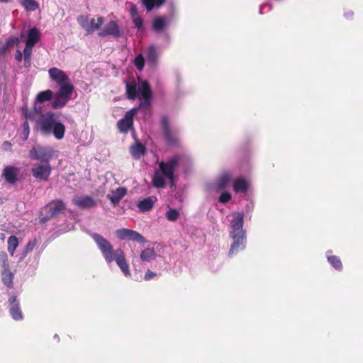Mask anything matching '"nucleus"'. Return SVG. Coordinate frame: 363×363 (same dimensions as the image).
<instances>
[{
	"mask_svg": "<svg viewBox=\"0 0 363 363\" xmlns=\"http://www.w3.org/2000/svg\"><path fill=\"white\" fill-rule=\"evenodd\" d=\"M48 74L50 79L56 82L60 87L53 97L51 106L54 108H63L72 99L74 90L73 84L66 72L55 68V67L48 70Z\"/></svg>",
	"mask_w": 363,
	"mask_h": 363,
	"instance_id": "f257e3e1",
	"label": "nucleus"
},
{
	"mask_svg": "<svg viewBox=\"0 0 363 363\" xmlns=\"http://www.w3.org/2000/svg\"><path fill=\"white\" fill-rule=\"evenodd\" d=\"M192 160L189 157L175 155L167 161L160 162L158 168L155 170L152 178L153 186L163 188L168 183H172L174 172L179 164L191 163Z\"/></svg>",
	"mask_w": 363,
	"mask_h": 363,
	"instance_id": "f03ea898",
	"label": "nucleus"
},
{
	"mask_svg": "<svg viewBox=\"0 0 363 363\" xmlns=\"http://www.w3.org/2000/svg\"><path fill=\"white\" fill-rule=\"evenodd\" d=\"M230 222V238L232 240L228 255L230 257L242 252L246 248V230L243 228L244 214L233 212Z\"/></svg>",
	"mask_w": 363,
	"mask_h": 363,
	"instance_id": "7ed1b4c3",
	"label": "nucleus"
},
{
	"mask_svg": "<svg viewBox=\"0 0 363 363\" xmlns=\"http://www.w3.org/2000/svg\"><path fill=\"white\" fill-rule=\"evenodd\" d=\"M92 237L94 242L97 244L106 262L111 263L113 261H116V264L120 267L124 276L129 277L130 274L129 266L128 265L125 254L122 249L118 248L113 250L111 242L99 234H94Z\"/></svg>",
	"mask_w": 363,
	"mask_h": 363,
	"instance_id": "20e7f679",
	"label": "nucleus"
},
{
	"mask_svg": "<svg viewBox=\"0 0 363 363\" xmlns=\"http://www.w3.org/2000/svg\"><path fill=\"white\" fill-rule=\"evenodd\" d=\"M38 130L45 135L53 134L57 140H61L65 136V126L52 112L42 115L36 121Z\"/></svg>",
	"mask_w": 363,
	"mask_h": 363,
	"instance_id": "39448f33",
	"label": "nucleus"
},
{
	"mask_svg": "<svg viewBox=\"0 0 363 363\" xmlns=\"http://www.w3.org/2000/svg\"><path fill=\"white\" fill-rule=\"evenodd\" d=\"M126 94L131 100L139 97V108L143 110L148 109L152 102V91L145 81L138 80V84L134 82L126 83Z\"/></svg>",
	"mask_w": 363,
	"mask_h": 363,
	"instance_id": "423d86ee",
	"label": "nucleus"
},
{
	"mask_svg": "<svg viewBox=\"0 0 363 363\" xmlns=\"http://www.w3.org/2000/svg\"><path fill=\"white\" fill-rule=\"evenodd\" d=\"M55 150L51 146L35 145L30 150L29 156L33 160L40 162H49L55 157Z\"/></svg>",
	"mask_w": 363,
	"mask_h": 363,
	"instance_id": "0eeeda50",
	"label": "nucleus"
},
{
	"mask_svg": "<svg viewBox=\"0 0 363 363\" xmlns=\"http://www.w3.org/2000/svg\"><path fill=\"white\" fill-rule=\"evenodd\" d=\"M160 124L164 133V139L169 145H175L179 140L178 130L176 127L171 125V121L167 116H162Z\"/></svg>",
	"mask_w": 363,
	"mask_h": 363,
	"instance_id": "6e6552de",
	"label": "nucleus"
},
{
	"mask_svg": "<svg viewBox=\"0 0 363 363\" xmlns=\"http://www.w3.org/2000/svg\"><path fill=\"white\" fill-rule=\"evenodd\" d=\"M77 22L86 33H92L101 28L104 23V18L102 16H99L95 20L94 18H91L89 16L81 15L78 16Z\"/></svg>",
	"mask_w": 363,
	"mask_h": 363,
	"instance_id": "1a4fd4ad",
	"label": "nucleus"
},
{
	"mask_svg": "<svg viewBox=\"0 0 363 363\" xmlns=\"http://www.w3.org/2000/svg\"><path fill=\"white\" fill-rule=\"evenodd\" d=\"M235 172L233 169L223 170L213 183V189L215 191H222L229 186L230 183L234 182Z\"/></svg>",
	"mask_w": 363,
	"mask_h": 363,
	"instance_id": "9d476101",
	"label": "nucleus"
},
{
	"mask_svg": "<svg viewBox=\"0 0 363 363\" xmlns=\"http://www.w3.org/2000/svg\"><path fill=\"white\" fill-rule=\"evenodd\" d=\"M33 177L40 181H46L52 174V167L49 162H36L31 168Z\"/></svg>",
	"mask_w": 363,
	"mask_h": 363,
	"instance_id": "9b49d317",
	"label": "nucleus"
},
{
	"mask_svg": "<svg viewBox=\"0 0 363 363\" xmlns=\"http://www.w3.org/2000/svg\"><path fill=\"white\" fill-rule=\"evenodd\" d=\"M116 235L121 240H132L138 242L146 241L144 236L138 233V231L128 228L116 230Z\"/></svg>",
	"mask_w": 363,
	"mask_h": 363,
	"instance_id": "f8f14e48",
	"label": "nucleus"
},
{
	"mask_svg": "<svg viewBox=\"0 0 363 363\" xmlns=\"http://www.w3.org/2000/svg\"><path fill=\"white\" fill-rule=\"evenodd\" d=\"M138 112V108H133L125 113L123 118L117 123L118 128L121 133H127L133 126V118Z\"/></svg>",
	"mask_w": 363,
	"mask_h": 363,
	"instance_id": "ddd939ff",
	"label": "nucleus"
},
{
	"mask_svg": "<svg viewBox=\"0 0 363 363\" xmlns=\"http://www.w3.org/2000/svg\"><path fill=\"white\" fill-rule=\"evenodd\" d=\"M63 209H65V204L63 201L60 200L52 201L43 208V211L49 212L50 216L43 217L41 218V222H46L50 217L57 215V213L62 211Z\"/></svg>",
	"mask_w": 363,
	"mask_h": 363,
	"instance_id": "4468645a",
	"label": "nucleus"
},
{
	"mask_svg": "<svg viewBox=\"0 0 363 363\" xmlns=\"http://www.w3.org/2000/svg\"><path fill=\"white\" fill-rule=\"evenodd\" d=\"M100 36L111 35L113 38L121 36V29L115 21H111L99 32Z\"/></svg>",
	"mask_w": 363,
	"mask_h": 363,
	"instance_id": "2eb2a0df",
	"label": "nucleus"
},
{
	"mask_svg": "<svg viewBox=\"0 0 363 363\" xmlns=\"http://www.w3.org/2000/svg\"><path fill=\"white\" fill-rule=\"evenodd\" d=\"M9 304V313L15 320H21L23 319V314L19 308V302L16 296H11L8 300Z\"/></svg>",
	"mask_w": 363,
	"mask_h": 363,
	"instance_id": "dca6fc26",
	"label": "nucleus"
},
{
	"mask_svg": "<svg viewBox=\"0 0 363 363\" xmlns=\"http://www.w3.org/2000/svg\"><path fill=\"white\" fill-rule=\"evenodd\" d=\"M160 54L161 50L159 46L155 45L148 46L146 54V58L148 63L151 65L157 63Z\"/></svg>",
	"mask_w": 363,
	"mask_h": 363,
	"instance_id": "f3484780",
	"label": "nucleus"
},
{
	"mask_svg": "<svg viewBox=\"0 0 363 363\" xmlns=\"http://www.w3.org/2000/svg\"><path fill=\"white\" fill-rule=\"evenodd\" d=\"M19 174V169L8 166L3 170V176L5 180L10 184H14L18 180V174Z\"/></svg>",
	"mask_w": 363,
	"mask_h": 363,
	"instance_id": "a211bd4d",
	"label": "nucleus"
},
{
	"mask_svg": "<svg viewBox=\"0 0 363 363\" xmlns=\"http://www.w3.org/2000/svg\"><path fill=\"white\" fill-rule=\"evenodd\" d=\"M74 205L85 209V208H92L96 205V201L91 196L76 197L72 199Z\"/></svg>",
	"mask_w": 363,
	"mask_h": 363,
	"instance_id": "6ab92c4d",
	"label": "nucleus"
},
{
	"mask_svg": "<svg viewBox=\"0 0 363 363\" xmlns=\"http://www.w3.org/2000/svg\"><path fill=\"white\" fill-rule=\"evenodd\" d=\"M126 194L127 190L125 188L118 187L115 191H111V194H108L107 198L111 200L112 204L116 205Z\"/></svg>",
	"mask_w": 363,
	"mask_h": 363,
	"instance_id": "aec40b11",
	"label": "nucleus"
},
{
	"mask_svg": "<svg viewBox=\"0 0 363 363\" xmlns=\"http://www.w3.org/2000/svg\"><path fill=\"white\" fill-rule=\"evenodd\" d=\"M169 21L164 16L157 17L152 22V30L157 33H160L169 24Z\"/></svg>",
	"mask_w": 363,
	"mask_h": 363,
	"instance_id": "412c9836",
	"label": "nucleus"
},
{
	"mask_svg": "<svg viewBox=\"0 0 363 363\" xmlns=\"http://www.w3.org/2000/svg\"><path fill=\"white\" fill-rule=\"evenodd\" d=\"M157 199L155 196H149L140 201L138 207L140 211H149L152 208Z\"/></svg>",
	"mask_w": 363,
	"mask_h": 363,
	"instance_id": "4be33fe9",
	"label": "nucleus"
},
{
	"mask_svg": "<svg viewBox=\"0 0 363 363\" xmlns=\"http://www.w3.org/2000/svg\"><path fill=\"white\" fill-rule=\"evenodd\" d=\"M40 39V32L35 28L28 30L26 44L33 47Z\"/></svg>",
	"mask_w": 363,
	"mask_h": 363,
	"instance_id": "5701e85b",
	"label": "nucleus"
},
{
	"mask_svg": "<svg viewBox=\"0 0 363 363\" xmlns=\"http://www.w3.org/2000/svg\"><path fill=\"white\" fill-rule=\"evenodd\" d=\"M249 182L242 177L235 179L233 182V188L235 192L245 193L247 191Z\"/></svg>",
	"mask_w": 363,
	"mask_h": 363,
	"instance_id": "b1692460",
	"label": "nucleus"
},
{
	"mask_svg": "<svg viewBox=\"0 0 363 363\" xmlns=\"http://www.w3.org/2000/svg\"><path fill=\"white\" fill-rule=\"evenodd\" d=\"M140 257L143 262H150L157 257V253L154 248L147 247L142 251Z\"/></svg>",
	"mask_w": 363,
	"mask_h": 363,
	"instance_id": "393cba45",
	"label": "nucleus"
},
{
	"mask_svg": "<svg viewBox=\"0 0 363 363\" xmlns=\"http://www.w3.org/2000/svg\"><path fill=\"white\" fill-rule=\"evenodd\" d=\"M19 246V240L15 235H11L7 240V251L13 256L15 250Z\"/></svg>",
	"mask_w": 363,
	"mask_h": 363,
	"instance_id": "a878e982",
	"label": "nucleus"
},
{
	"mask_svg": "<svg viewBox=\"0 0 363 363\" xmlns=\"http://www.w3.org/2000/svg\"><path fill=\"white\" fill-rule=\"evenodd\" d=\"M145 151V146L139 143H137L135 145H133L130 149V153L135 160H138V158L143 156Z\"/></svg>",
	"mask_w": 363,
	"mask_h": 363,
	"instance_id": "bb28decb",
	"label": "nucleus"
},
{
	"mask_svg": "<svg viewBox=\"0 0 363 363\" xmlns=\"http://www.w3.org/2000/svg\"><path fill=\"white\" fill-rule=\"evenodd\" d=\"M40 242L41 241L40 239H39V238H34L33 239L30 240L24 248L23 257H25V256H26L27 254L30 253L31 252H33V250H35V248L38 247Z\"/></svg>",
	"mask_w": 363,
	"mask_h": 363,
	"instance_id": "cd10ccee",
	"label": "nucleus"
},
{
	"mask_svg": "<svg viewBox=\"0 0 363 363\" xmlns=\"http://www.w3.org/2000/svg\"><path fill=\"white\" fill-rule=\"evenodd\" d=\"M53 97L52 90L47 89L45 91H42L36 96L35 102L43 103L50 101L52 99H53Z\"/></svg>",
	"mask_w": 363,
	"mask_h": 363,
	"instance_id": "c85d7f7f",
	"label": "nucleus"
},
{
	"mask_svg": "<svg viewBox=\"0 0 363 363\" xmlns=\"http://www.w3.org/2000/svg\"><path fill=\"white\" fill-rule=\"evenodd\" d=\"M1 275L4 284L7 286H11L13 281V274L9 270V267L1 269Z\"/></svg>",
	"mask_w": 363,
	"mask_h": 363,
	"instance_id": "c756f323",
	"label": "nucleus"
},
{
	"mask_svg": "<svg viewBox=\"0 0 363 363\" xmlns=\"http://www.w3.org/2000/svg\"><path fill=\"white\" fill-rule=\"evenodd\" d=\"M21 5L28 11H34L39 8V4L35 0H21Z\"/></svg>",
	"mask_w": 363,
	"mask_h": 363,
	"instance_id": "7c9ffc66",
	"label": "nucleus"
},
{
	"mask_svg": "<svg viewBox=\"0 0 363 363\" xmlns=\"http://www.w3.org/2000/svg\"><path fill=\"white\" fill-rule=\"evenodd\" d=\"M327 259L329 263L333 265L336 270L340 271L342 269V264L341 260L335 255H326Z\"/></svg>",
	"mask_w": 363,
	"mask_h": 363,
	"instance_id": "2f4dec72",
	"label": "nucleus"
},
{
	"mask_svg": "<svg viewBox=\"0 0 363 363\" xmlns=\"http://www.w3.org/2000/svg\"><path fill=\"white\" fill-rule=\"evenodd\" d=\"M180 216V212L174 208H170L165 213L166 218L170 222H174Z\"/></svg>",
	"mask_w": 363,
	"mask_h": 363,
	"instance_id": "473e14b6",
	"label": "nucleus"
},
{
	"mask_svg": "<svg viewBox=\"0 0 363 363\" xmlns=\"http://www.w3.org/2000/svg\"><path fill=\"white\" fill-rule=\"evenodd\" d=\"M18 38L13 37L9 38L7 41L5 43V44L3 45L1 52H3L4 53L6 50H8L9 48L13 47L15 45H18Z\"/></svg>",
	"mask_w": 363,
	"mask_h": 363,
	"instance_id": "72a5a7b5",
	"label": "nucleus"
},
{
	"mask_svg": "<svg viewBox=\"0 0 363 363\" xmlns=\"http://www.w3.org/2000/svg\"><path fill=\"white\" fill-rule=\"evenodd\" d=\"M132 20L135 27H136L138 30H144V21L140 16H134Z\"/></svg>",
	"mask_w": 363,
	"mask_h": 363,
	"instance_id": "f704fd0d",
	"label": "nucleus"
},
{
	"mask_svg": "<svg viewBox=\"0 0 363 363\" xmlns=\"http://www.w3.org/2000/svg\"><path fill=\"white\" fill-rule=\"evenodd\" d=\"M144 57L142 54H139L134 60V64L138 70L144 69Z\"/></svg>",
	"mask_w": 363,
	"mask_h": 363,
	"instance_id": "c9c22d12",
	"label": "nucleus"
},
{
	"mask_svg": "<svg viewBox=\"0 0 363 363\" xmlns=\"http://www.w3.org/2000/svg\"><path fill=\"white\" fill-rule=\"evenodd\" d=\"M22 128H23V132H22L21 138H23V140H26L28 139V138L30 135V125L27 121H25L23 122Z\"/></svg>",
	"mask_w": 363,
	"mask_h": 363,
	"instance_id": "e433bc0d",
	"label": "nucleus"
},
{
	"mask_svg": "<svg viewBox=\"0 0 363 363\" xmlns=\"http://www.w3.org/2000/svg\"><path fill=\"white\" fill-rule=\"evenodd\" d=\"M0 265L1 269L9 268L8 255L5 252H0Z\"/></svg>",
	"mask_w": 363,
	"mask_h": 363,
	"instance_id": "4c0bfd02",
	"label": "nucleus"
},
{
	"mask_svg": "<svg viewBox=\"0 0 363 363\" xmlns=\"http://www.w3.org/2000/svg\"><path fill=\"white\" fill-rule=\"evenodd\" d=\"M231 199V194L228 191H223L220 194V196L218 197V201L221 203H225V202H228Z\"/></svg>",
	"mask_w": 363,
	"mask_h": 363,
	"instance_id": "58836bf2",
	"label": "nucleus"
},
{
	"mask_svg": "<svg viewBox=\"0 0 363 363\" xmlns=\"http://www.w3.org/2000/svg\"><path fill=\"white\" fill-rule=\"evenodd\" d=\"M33 48V47L26 44L24 48V60L30 59Z\"/></svg>",
	"mask_w": 363,
	"mask_h": 363,
	"instance_id": "ea45409f",
	"label": "nucleus"
},
{
	"mask_svg": "<svg viewBox=\"0 0 363 363\" xmlns=\"http://www.w3.org/2000/svg\"><path fill=\"white\" fill-rule=\"evenodd\" d=\"M142 1H143V4L145 5V6L147 8V9L148 11L153 9L154 6H155L154 0H142Z\"/></svg>",
	"mask_w": 363,
	"mask_h": 363,
	"instance_id": "a19ab883",
	"label": "nucleus"
},
{
	"mask_svg": "<svg viewBox=\"0 0 363 363\" xmlns=\"http://www.w3.org/2000/svg\"><path fill=\"white\" fill-rule=\"evenodd\" d=\"M156 276V274L150 270H148L145 272L144 275V279L145 280H150L153 279Z\"/></svg>",
	"mask_w": 363,
	"mask_h": 363,
	"instance_id": "79ce46f5",
	"label": "nucleus"
},
{
	"mask_svg": "<svg viewBox=\"0 0 363 363\" xmlns=\"http://www.w3.org/2000/svg\"><path fill=\"white\" fill-rule=\"evenodd\" d=\"M130 14L132 16V18H133L134 16H138V9H137V7L135 5H133V4L131 5Z\"/></svg>",
	"mask_w": 363,
	"mask_h": 363,
	"instance_id": "37998d69",
	"label": "nucleus"
},
{
	"mask_svg": "<svg viewBox=\"0 0 363 363\" xmlns=\"http://www.w3.org/2000/svg\"><path fill=\"white\" fill-rule=\"evenodd\" d=\"M15 58L16 60L21 61L23 58V54L20 50H17Z\"/></svg>",
	"mask_w": 363,
	"mask_h": 363,
	"instance_id": "c03bdc74",
	"label": "nucleus"
},
{
	"mask_svg": "<svg viewBox=\"0 0 363 363\" xmlns=\"http://www.w3.org/2000/svg\"><path fill=\"white\" fill-rule=\"evenodd\" d=\"M354 15V13L352 11H346L345 13H344V16L347 18V19H349V18L352 17V16Z\"/></svg>",
	"mask_w": 363,
	"mask_h": 363,
	"instance_id": "a18cd8bd",
	"label": "nucleus"
},
{
	"mask_svg": "<svg viewBox=\"0 0 363 363\" xmlns=\"http://www.w3.org/2000/svg\"><path fill=\"white\" fill-rule=\"evenodd\" d=\"M165 0H154L155 6H160L163 3H164Z\"/></svg>",
	"mask_w": 363,
	"mask_h": 363,
	"instance_id": "49530a36",
	"label": "nucleus"
},
{
	"mask_svg": "<svg viewBox=\"0 0 363 363\" xmlns=\"http://www.w3.org/2000/svg\"><path fill=\"white\" fill-rule=\"evenodd\" d=\"M24 65H25L26 67H29V66H30V59L24 60Z\"/></svg>",
	"mask_w": 363,
	"mask_h": 363,
	"instance_id": "de8ad7c7",
	"label": "nucleus"
},
{
	"mask_svg": "<svg viewBox=\"0 0 363 363\" xmlns=\"http://www.w3.org/2000/svg\"><path fill=\"white\" fill-rule=\"evenodd\" d=\"M265 6H267V5H263V6L261 7V9H260V13H262V10H263V9H264V8H265Z\"/></svg>",
	"mask_w": 363,
	"mask_h": 363,
	"instance_id": "09e8293b",
	"label": "nucleus"
},
{
	"mask_svg": "<svg viewBox=\"0 0 363 363\" xmlns=\"http://www.w3.org/2000/svg\"><path fill=\"white\" fill-rule=\"evenodd\" d=\"M10 0H0L1 3H8Z\"/></svg>",
	"mask_w": 363,
	"mask_h": 363,
	"instance_id": "8fccbe9b",
	"label": "nucleus"
},
{
	"mask_svg": "<svg viewBox=\"0 0 363 363\" xmlns=\"http://www.w3.org/2000/svg\"><path fill=\"white\" fill-rule=\"evenodd\" d=\"M165 35L167 39V41H169V35L167 33Z\"/></svg>",
	"mask_w": 363,
	"mask_h": 363,
	"instance_id": "3c124183",
	"label": "nucleus"
},
{
	"mask_svg": "<svg viewBox=\"0 0 363 363\" xmlns=\"http://www.w3.org/2000/svg\"><path fill=\"white\" fill-rule=\"evenodd\" d=\"M1 53H4V52L0 51V54H1Z\"/></svg>",
	"mask_w": 363,
	"mask_h": 363,
	"instance_id": "603ef678",
	"label": "nucleus"
}]
</instances>
